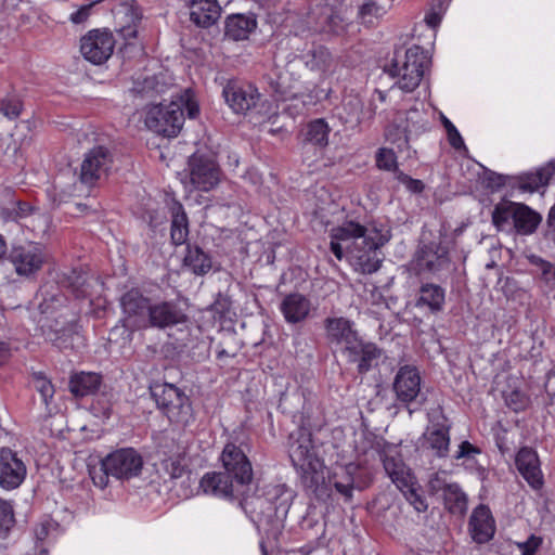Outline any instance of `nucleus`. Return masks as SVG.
I'll return each mask as SVG.
<instances>
[{"mask_svg":"<svg viewBox=\"0 0 555 555\" xmlns=\"http://www.w3.org/2000/svg\"><path fill=\"white\" fill-rule=\"evenodd\" d=\"M27 468L17 452L10 448L0 449V487L4 490L18 488L25 480Z\"/></svg>","mask_w":555,"mask_h":555,"instance_id":"obj_15","label":"nucleus"},{"mask_svg":"<svg viewBox=\"0 0 555 555\" xmlns=\"http://www.w3.org/2000/svg\"><path fill=\"white\" fill-rule=\"evenodd\" d=\"M542 543L543 539L541 537L531 534L526 541L516 542L515 545L521 555H535Z\"/></svg>","mask_w":555,"mask_h":555,"instance_id":"obj_52","label":"nucleus"},{"mask_svg":"<svg viewBox=\"0 0 555 555\" xmlns=\"http://www.w3.org/2000/svg\"><path fill=\"white\" fill-rule=\"evenodd\" d=\"M469 532L473 540L479 544L489 542L495 532V524L491 511L486 505H478L469 519Z\"/></svg>","mask_w":555,"mask_h":555,"instance_id":"obj_22","label":"nucleus"},{"mask_svg":"<svg viewBox=\"0 0 555 555\" xmlns=\"http://www.w3.org/2000/svg\"><path fill=\"white\" fill-rule=\"evenodd\" d=\"M344 356L349 362L358 364L360 373H366L377 364L382 350L375 344L359 338L354 345L345 351Z\"/></svg>","mask_w":555,"mask_h":555,"instance_id":"obj_23","label":"nucleus"},{"mask_svg":"<svg viewBox=\"0 0 555 555\" xmlns=\"http://www.w3.org/2000/svg\"><path fill=\"white\" fill-rule=\"evenodd\" d=\"M143 466L141 455L132 448H122L107 454L99 466L89 468L94 486L104 489L109 476L116 479H130L140 474Z\"/></svg>","mask_w":555,"mask_h":555,"instance_id":"obj_3","label":"nucleus"},{"mask_svg":"<svg viewBox=\"0 0 555 555\" xmlns=\"http://www.w3.org/2000/svg\"><path fill=\"white\" fill-rule=\"evenodd\" d=\"M125 326L131 331L146 328L151 300L138 289L126 292L120 298Z\"/></svg>","mask_w":555,"mask_h":555,"instance_id":"obj_12","label":"nucleus"},{"mask_svg":"<svg viewBox=\"0 0 555 555\" xmlns=\"http://www.w3.org/2000/svg\"><path fill=\"white\" fill-rule=\"evenodd\" d=\"M479 453L480 450L478 448H476L468 441H463L459 447V450L455 454V459L460 460L464 457H470L472 455Z\"/></svg>","mask_w":555,"mask_h":555,"instance_id":"obj_59","label":"nucleus"},{"mask_svg":"<svg viewBox=\"0 0 555 555\" xmlns=\"http://www.w3.org/2000/svg\"><path fill=\"white\" fill-rule=\"evenodd\" d=\"M343 29V17L332 8L325 7L317 14L314 31L338 33Z\"/></svg>","mask_w":555,"mask_h":555,"instance_id":"obj_38","label":"nucleus"},{"mask_svg":"<svg viewBox=\"0 0 555 555\" xmlns=\"http://www.w3.org/2000/svg\"><path fill=\"white\" fill-rule=\"evenodd\" d=\"M173 102L181 103L182 112L185 109L190 118H195L199 113V107L194 99V94L191 90H184L183 93Z\"/></svg>","mask_w":555,"mask_h":555,"instance_id":"obj_50","label":"nucleus"},{"mask_svg":"<svg viewBox=\"0 0 555 555\" xmlns=\"http://www.w3.org/2000/svg\"><path fill=\"white\" fill-rule=\"evenodd\" d=\"M413 263L418 274L439 275L448 272L451 267L448 247L436 241L422 243Z\"/></svg>","mask_w":555,"mask_h":555,"instance_id":"obj_9","label":"nucleus"},{"mask_svg":"<svg viewBox=\"0 0 555 555\" xmlns=\"http://www.w3.org/2000/svg\"><path fill=\"white\" fill-rule=\"evenodd\" d=\"M222 95L229 107L236 114H245L260 100V93L254 86L240 85L236 81H228L223 87Z\"/></svg>","mask_w":555,"mask_h":555,"instance_id":"obj_16","label":"nucleus"},{"mask_svg":"<svg viewBox=\"0 0 555 555\" xmlns=\"http://www.w3.org/2000/svg\"><path fill=\"white\" fill-rule=\"evenodd\" d=\"M383 464L386 474L398 489H404V487L411 486V481L415 480L414 475L402 461L396 447H389L384 451Z\"/></svg>","mask_w":555,"mask_h":555,"instance_id":"obj_21","label":"nucleus"},{"mask_svg":"<svg viewBox=\"0 0 555 555\" xmlns=\"http://www.w3.org/2000/svg\"><path fill=\"white\" fill-rule=\"evenodd\" d=\"M330 248L338 260L345 256L353 268L371 274L380 267L378 249L389 242L391 231L385 224L366 228L353 220L344 221L330 230Z\"/></svg>","mask_w":555,"mask_h":555,"instance_id":"obj_1","label":"nucleus"},{"mask_svg":"<svg viewBox=\"0 0 555 555\" xmlns=\"http://www.w3.org/2000/svg\"><path fill=\"white\" fill-rule=\"evenodd\" d=\"M516 466L519 474L533 489H539L543 485L540 461L538 454L531 448L525 447L518 451Z\"/></svg>","mask_w":555,"mask_h":555,"instance_id":"obj_25","label":"nucleus"},{"mask_svg":"<svg viewBox=\"0 0 555 555\" xmlns=\"http://www.w3.org/2000/svg\"><path fill=\"white\" fill-rule=\"evenodd\" d=\"M392 389L401 403L409 405L421 392V376L416 367L404 365L397 372Z\"/></svg>","mask_w":555,"mask_h":555,"instance_id":"obj_18","label":"nucleus"},{"mask_svg":"<svg viewBox=\"0 0 555 555\" xmlns=\"http://www.w3.org/2000/svg\"><path fill=\"white\" fill-rule=\"evenodd\" d=\"M424 21L430 28H436L441 22V15L438 12L431 11L425 15Z\"/></svg>","mask_w":555,"mask_h":555,"instance_id":"obj_62","label":"nucleus"},{"mask_svg":"<svg viewBox=\"0 0 555 555\" xmlns=\"http://www.w3.org/2000/svg\"><path fill=\"white\" fill-rule=\"evenodd\" d=\"M70 332L72 328L53 330L52 327H50L48 331H44L43 333L47 339H49L50 341L54 343L57 346H62V344L65 341V339L63 340V338L67 337Z\"/></svg>","mask_w":555,"mask_h":555,"instance_id":"obj_56","label":"nucleus"},{"mask_svg":"<svg viewBox=\"0 0 555 555\" xmlns=\"http://www.w3.org/2000/svg\"><path fill=\"white\" fill-rule=\"evenodd\" d=\"M331 128L323 118L314 119L307 125L306 141L318 146H326Z\"/></svg>","mask_w":555,"mask_h":555,"instance_id":"obj_40","label":"nucleus"},{"mask_svg":"<svg viewBox=\"0 0 555 555\" xmlns=\"http://www.w3.org/2000/svg\"><path fill=\"white\" fill-rule=\"evenodd\" d=\"M406 501L414 507V509L418 513L425 512L427 509V503L421 493V488L415 480L411 481V486L404 487V489H399Z\"/></svg>","mask_w":555,"mask_h":555,"instance_id":"obj_43","label":"nucleus"},{"mask_svg":"<svg viewBox=\"0 0 555 555\" xmlns=\"http://www.w3.org/2000/svg\"><path fill=\"white\" fill-rule=\"evenodd\" d=\"M387 13V8L375 0H363L358 8L357 18L360 24L371 27L376 25Z\"/></svg>","mask_w":555,"mask_h":555,"instance_id":"obj_36","label":"nucleus"},{"mask_svg":"<svg viewBox=\"0 0 555 555\" xmlns=\"http://www.w3.org/2000/svg\"><path fill=\"white\" fill-rule=\"evenodd\" d=\"M163 467L170 479H180L188 472L179 459L170 457L163 462Z\"/></svg>","mask_w":555,"mask_h":555,"instance_id":"obj_51","label":"nucleus"},{"mask_svg":"<svg viewBox=\"0 0 555 555\" xmlns=\"http://www.w3.org/2000/svg\"><path fill=\"white\" fill-rule=\"evenodd\" d=\"M199 487L205 494L223 499L234 495H242L244 499L247 493L245 488L236 487L234 479L224 472L206 473L199 481Z\"/></svg>","mask_w":555,"mask_h":555,"instance_id":"obj_17","label":"nucleus"},{"mask_svg":"<svg viewBox=\"0 0 555 555\" xmlns=\"http://www.w3.org/2000/svg\"><path fill=\"white\" fill-rule=\"evenodd\" d=\"M157 406L170 422L186 424L191 417L189 398L175 385L163 384L152 388Z\"/></svg>","mask_w":555,"mask_h":555,"instance_id":"obj_7","label":"nucleus"},{"mask_svg":"<svg viewBox=\"0 0 555 555\" xmlns=\"http://www.w3.org/2000/svg\"><path fill=\"white\" fill-rule=\"evenodd\" d=\"M554 164L548 163L538 168L534 172L522 173L518 177V188L524 192H537L541 188L547 185L551 177L554 175Z\"/></svg>","mask_w":555,"mask_h":555,"instance_id":"obj_29","label":"nucleus"},{"mask_svg":"<svg viewBox=\"0 0 555 555\" xmlns=\"http://www.w3.org/2000/svg\"><path fill=\"white\" fill-rule=\"evenodd\" d=\"M442 124L446 128L448 140L451 146L455 150L464 149V140L456 127L446 116H442Z\"/></svg>","mask_w":555,"mask_h":555,"instance_id":"obj_53","label":"nucleus"},{"mask_svg":"<svg viewBox=\"0 0 555 555\" xmlns=\"http://www.w3.org/2000/svg\"><path fill=\"white\" fill-rule=\"evenodd\" d=\"M76 274L75 272H73ZM90 283L86 281L81 275H75V281L70 282L69 286L73 288V292L75 293L76 297L78 298H86L89 296V293L87 288L89 287Z\"/></svg>","mask_w":555,"mask_h":555,"instance_id":"obj_55","label":"nucleus"},{"mask_svg":"<svg viewBox=\"0 0 555 555\" xmlns=\"http://www.w3.org/2000/svg\"><path fill=\"white\" fill-rule=\"evenodd\" d=\"M443 483H447L438 474L434 475L429 480V489L431 492L437 493L441 491L443 493Z\"/></svg>","mask_w":555,"mask_h":555,"instance_id":"obj_61","label":"nucleus"},{"mask_svg":"<svg viewBox=\"0 0 555 555\" xmlns=\"http://www.w3.org/2000/svg\"><path fill=\"white\" fill-rule=\"evenodd\" d=\"M116 40L112 31L92 29L80 39L82 56L94 65L104 64L113 54Z\"/></svg>","mask_w":555,"mask_h":555,"instance_id":"obj_10","label":"nucleus"},{"mask_svg":"<svg viewBox=\"0 0 555 555\" xmlns=\"http://www.w3.org/2000/svg\"><path fill=\"white\" fill-rule=\"evenodd\" d=\"M429 63L428 51L420 46L410 47L403 55L396 53L388 69L389 75L396 79L391 90L397 87L404 92H412L418 87Z\"/></svg>","mask_w":555,"mask_h":555,"instance_id":"obj_4","label":"nucleus"},{"mask_svg":"<svg viewBox=\"0 0 555 555\" xmlns=\"http://www.w3.org/2000/svg\"><path fill=\"white\" fill-rule=\"evenodd\" d=\"M224 473L234 479L236 487L250 490L253 468L246 454L236 444L229 442L221 454Z\"/></svg>","mask_w":555,"mask_h":555,"instance_id":"obj_11","label":"nucleus"},{"mask_svg":"<svg viewBox=\"0 0 555 555\" xmlns=\"http://www.w3.org/2000/svg\"><path fill=\"white\" fill-rule=\"evenodd\" d=\"M405 186L414 193L422 192L424 189V184L421 180L412 179L409 181V183L405 184Z\"/></svg>","mask_w":555,"mask_h":555,"instance_id":"obj_63","label":"nucleus"},{"mask_svg":"<svg viewBox=\"0 0 555 555\" xmlns=\"http://www.w3.org/2000/svg\"><path fill=\"white\" fill-rule=\"evenodd\" d=\"M442 496L444 505L450 513L462 515L466 512V495L456 483H443Z\"/></svg>","mask_w":555,"mask_h":555,"instance_id":"obj_37","label":"nucleus"},{"mask_svg":"<svg viewBox=\"0 0 555 555\" xmlns=\"http://www.w3.org/2000/svg\"><path fill=\"white\" fill-rule=\"evenodd\" d=\"M22 103L18 99L12 98L0 103V112L8 118H16L21 114Z\"/></svg>","mask_w":555,"mask_h":555,"instance_id":"obj_54","label":"nucleus"},{"mask_svg":"<svg viewBox=\"0 0 555 555\" xmlns=\"http://www.w3.org/2000/svg\"><path fill=\"white\" fill-rule=\"evenodd\" d=\"M541 217L524 204H516L514 225L518 233L528 235L535 231Z\"/></svg>","mask_w":555,"mask_h":555,"instance_id":"obj_33","label":"nucleus"},{"mask_svg":"<svg viewBox=\"0 0 555 555\" xmlns=\"http://www.w3.org/2000/svg\"><path fill=\"white\" fill-rule=\"evenodd\" d=\"M114 16L116 22L120 25V31L125 38L137 37L135 27L142 16L138 7L133 3H121L116 8Z\"/></svg>","mask_w":555,"mask_h":555,"instance_id":"obj_28","label":"nucleus"},{"mask_svg":"<svg viewBox=\"0 0 555 555\" xmlns=\"http://www.w3.org/2000/svg\"><path fill=\"white\" fill-rule=\"evenodd\" d=\"M171 240L176 245L184 244L189 235V222L180 203H173L171 207Z\"/></svg>","mask_w":555,"mask_h":555,"instance_id":"obj_34","label":"nucleus"},{"mask_svg":"<svg viewBox=\"0 0 555 555\" xmlns=\"http://www.w3.org/2000/svg\"><path fill=\"white\" fill-rule=\"evenodd\" d=\"M294 492L285 485H270L266 488L262 495H249L248 492L244 498V507L250 508L253 512L257 507L260 513L268 517L275 516L278 518L285 517L292 505Z\"/></svg>","mask_w":555,"mask_h":555,"instance_id":"obj_5","label":"nucleus"},{"mask_svg":"<svg viewBox=\"0 0 555 555\" xmlns=\"http://www.w3.org/2000/svg\"><path fill=\"white\" fill-rule=\"evenodd\" d=\"M190 17L199 27H209L220 17L221 7L217 0H189Z\"/></svg>","mask_w":555,"mask_h":555,"instance_id":"obj_26","label":"nucleus"},{"mask_svg":"<svg viewBox=\"0 0 555 555\" xmlns=\"http://www.w3.org/2000/svg\"><path fill=\"white\" fill-rule=\"evenodd\" d=\"M257 22L253 16L236 14L229 16L225 22V36L235 41L247 39L256 28Z\"/></svg>","mask_w":555,"mask_h":555,"instance_id":"obj_31","label":"nucleus"},{"mask_svg":"<svg viewBox=\"0 0 555 555\" xmlns=\"http://www.w3.org/2000/svg\"><path fill=\"white\" fill-rule=\"evenodd\" d=\"M184 264L197 275H203L211 269L210 258L198 247H188Z\"/></svg>","mask_w":555,"mask_h":555,"instance_id":"obj_41","label":"nucleus"},{"mask_svg":"<svg viewBox=\"0 0 555 555\" xmlns=\"http://www.w3.org/2000/svg\"><path fill=\"white\" fill-rule=\"evenodd\" d=\"M14 514L12 505L0 499V537L5 535L14 525Z\"/></svg>","mask_w":555,"mask_h":555,"instance_id":"obj_48","label":"nucleus"},{"mask_svg":"<svg viewBox=\"0 0 555 555\" xmlns=\"http://www.w3.org/2000/svg\"><path fill=\"white\" fill-rule=\"evenodd\" d=\"M91 7L92 4H86L80 7L77 11L73 12L69 16L70 22L74 24H81L87 21L90 15Z\"/></svg>","mask_w":555,"mask_h":555,"instance_id":"obj_60","label":"nucleus"},{"mask_svg":"<svg viewBox=\"0 0 555 555\" xmlns=\"http://www.w3.org/2000/svg\"><path fill=\"white\" fill-rule=\"evenodd\" d=\"M275 79L271 78V85L274 88L275 92L286 96L292 93L294 86L291 83L289 74L287 70L279 72L274 74Z\"/></svg>","mask_w":555,"mask_h":555,"instance_id":"obj_49","label":"nucleus"},{"mask_svg":"<svg viewBox=\"0 0 555 555\" xmlns=\"http://www.w3.org/2000/svg\"><path fill=\"white\" fill-rule=\"evenodd\" d=\"M361 114L362 102L358 98L345 99L338 112L340 120L350 126H356L360 122Z\"/></svg>","mask_w":555,"mask_h":555,"instance_id":"obj_42","label":"nucleus"},{"mask_svg":"<svg viewBox=\"0 0 555 555\" xmlns=\"http://www.w3.org/2000/svg\"><path fill=\"white\" fill-rule=\"evenodd\" d=\"M527 398L520 391L515 390L506 398L507 404L515 411L524 410L527 405Z\"/></svg>","mask_w":555,"mask_h":555,"instance_id":"obj_57","label":"nucleus"},{"mask_svg":"<svg viewBox=\"0 0 555 555\" xmlns=\"http://www.w3.org/2000/svg\"><path fill=\"white\" fill-rule=\"evenodd\" d=\"M73 194L74 185H64L61 181L55 182L52 186L47 189V195L53 206H60L62 203H66Z\"/></svg>","mask_w":555,"mask_h":555,"instance_id":"obj_45","label":"nucleus"},{"mask_svg":"<svg viewBox=\"0 0 555 555\" xmlns=\"http://www.w3.org/2000/svg\"><path fill=\"white\" fill-rule=\"evenodd\" d=\"M145 126L157 134L173 138L182 129L184 113L181 103L156 104L147 107L144 119Z\"/></svg>","mask_w":555,"mask_h":555,"instance_id":"obj_6","label":"nucleus"},{"mask_svg":"<svg viewBox=\"0 0 555 555\" xmlns=\"http://www.w3.org/2000/svg\"><path fill=\"white\" fill-rule=\"evenodd\" d=\"M444 304V289L436 284H424L420 291L418 305L427 306L431 311L441 310Z\"/></svg>","mask_w":555,"mask_h":555,"instance_id":"obj_39","label":"nucleus"},{"mask_svg":"<svg viewBox=\"0 0 555 555\" xmlns=\"http://www.w3.org/2000/svg\"><path fill=\"white\" fill-rule=\"evenodd\" d=\"M113 156L104 146H95L87 152L80 165V180L82 183L93 185L106 178L112 167Z\"/></svg>","mask_w":555,"mask_h":555,"instance_id":"obj_13","label":"nucleus"},{"mask_svg":"<svg viewBox=\"0 0 555 555\" xmlns=\"http://www.w3.org/2000/svg\"><path fill=\"white\" fill-rule=\"evenodd\" d=\"M516 204L517 203L506 202L495 206L492 212V220L498 229H503L509 219L514 220Z\"/></svg>","mask_w":555,"mask_h":555,"instance_id":"obj_44","label":"nucleus"},{"mask_svg":"<svg viewBox=\"0 0 555 555\" xmlns=\"http://www.w3.org/2000/svg\"><path fill=\"white\" fill-rule=\"evenodd\" d=\"M102 384V377L93 372H80L70 377L69 389L76 397L95 393Z\"/></svg>","mask_w":555,"mask_h":555,"instance_id":"obj_30","label":"nucleus"},{"mask_svg":"<svg viewBox=\"0 0 555 555\" xmlns=\"http://www.w3.org/2000/svg\"><path fill=\"white\" fill-rule=\"evenodd\" d=\"M451 424L440 406L428 412V426L423 434V447L437 457H446L450 449Z\"/></svg>","mask_w":555,"mask_h":555,"instance_id":"obj_8","label":"nucleus"},{"mask_svg":"<svg viewBox=\"0 0 555 555\" xmlns=\"http://www.w3.org/2000/svg\"><path fill=\"white\" fill-rule=\"evenodd\" d=\"M10 257L16 273L24 276L35 274L44 261L43 249L38 244L15 247Z\"/></svg>","mask_w":555,"mask_h":555,"instance_id":"obj_19","label":"nucleus"},{"mask_svg":"<svg viewBox=\"0 0 555 555\" xmlns=\"http://www.w3.org/2000/svg\"><path fill=\"white\" fill-rule=\"evenodd\" d=\"M353 326L352 321L343 317L327 318L325 320L326 337L331 344L340 348L343 354L360 338Z\"/></svg>","mask_w":555,"mask_h":555,"instance_id":"obj_20","label":"nucleus"},{"mask_svg":"<svg viewBox=\"0 0 555 555\" xmlns=\"http://www.w3.org/2000/svg\"><path fill=\"white\" fill-rule=\"evenodd\" d=\"M189 170L190 182L195 190L208 192L220 182V169L212 158L193 155Z\"/></svg>","mask_w":555,"mask_h":555,"instance_id":"obj_14","label":"nucleus"},{"mask_svg":"<svg viewBox=\"0 0 555 555\" xmlns=\"http://www.w3.org/2000/svg\"><path fill=\"white\" fill-rule=\"evenodd\" d=\"M405 130L406 129L403 131H398V138H393L390 131L387 133V140L392 144H396L399 152H403L404 150L409 149V140Z\"/></svg>","mask_w":555,"mask_h":555,"instance_id":"obj_58","label":"nucleus"},{"mask_svg":"<svg viewBox=\"0 0 555 555\" xmlns=\"http://www.w3.org/2000/svg\"><path fill=\"white\" fill-rule=\"evenodd\" d=\"M376 166L386 171H397V156L392 149L380 147L376 153Z\"/></svg>","mask_w":555,"mask_h":555,"instance_id":"obj_46","label":"nucleus"},{"mask_svg":"<svg viewBox=\"0 0 555 555\" xmlns=\"http://www.w3.org/2000/svg\"><path fill=\"white\" fill-rule=\"evenodd\" d=\"M36 539L42 541L48 535V527L44 524H41L35 529Z\"/></svg>","mask_w":555,"mask_h":555,"instance_id":"obj_64","label":"nucleus"},{"mask_svg":"<svg viewBox=\"0 0 555 555\" xmlns=\"http://www.w3.org/2000/svg\"><path fill=\"white\" fill-rule=\"evenodd\" d=\"M184 319L185 315L172 302L162 301L154 305L151 304L146 328H166L183 322Z\"/></svg>","mask_w":555,"mask_h":555,"instance_id":"obj_24","label":"nucleus"},{"mask_svg":"<svg viewBox=\"0 0 555 555\" xmlns=\"http://www.w3.org/2000/svg\"><path fill=\"white\" fill-rule=\"evenodd\" d=\"M34 386L36 390L41 395L43 403L48 405L49 401L54 396V387L51 382L42 373H35Z\"/></svg>","mask_w":555,"mask_h":555,"instance_id":"obj_47","label":"nucleus"},{"mask_svg":"<svg viewBox=\"0 0 555 555\" xmlns=\"http://www.w3.org/2000/svg\"><path fill=\"white\" fill-rule=\"evenodd\" d=\"M310 300L295 293L287 295L281 302L280 310L287 323L296 324L304 321L310 312Z\"/></svg>","mask_w":555,"mask_h":555,"instance_id":"obj_27","label":"nucleus"},{"mask_svg":"<svg viewBox=\"0 0 555 555\" xmlns=\"http://www.w3.org/2000/svg\"><path fill=\"white\" fill-rule=\"evenodd\" d=\"M288 454L305 487L317 490L325 480L324 463L318 456L311 434L299 428L289 435Z\"/></svg>","mask_w":555,"mask_h":555,"instance_id":"obj_2","label":"nucleus"},{"mask_svg":"<svg viewBox=\"0 0 555 555\" xmlns=\"http://www.w3.org/2000/svg\"><path fill=\"white\" fill-rule=\"evenodd\" d=\"M358 470V466L353 463H349L345 466H339L334 472L333 486L345 498L350 499L353 491L354 474Z\"/></svg>","mask_w":555,"mask_h":555,"instance_id":"obj_35","label":"nucleus"},{"mask_svg":"<svg viewBox=\"0 0 555 555\" xmlns=\"http://www.w3.org/2000/svg\"><path fill=\"white\" fill-rule=\"evenodd\" d=\"M301 59L307 68L321 76L328 73L333 64L330 51L321 46L309 50Z\"/></svg>","mask_w":555,"mask_h":555,"instance_id":"obj_32","label":"nucleus"}]
</instances>
